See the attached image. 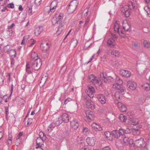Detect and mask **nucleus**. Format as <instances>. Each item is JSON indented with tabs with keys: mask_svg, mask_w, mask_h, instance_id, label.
I'll use <instances>...</instances> for the list:
<instances>
[{
	"mask_svg": "<svg viewBox=\"0 0 150 150\" xmlns=\"http://www.w3.org/2000/svg\"><path fill=\"white\" fill-rule=\"evenodd\" d=\"M115 83L113 84V88L116 90L115 94V97L117 100L120 99L121 95H123L126 91L125 88L121 85L123 83V82L120 77L116 76L115 81Z\"/></svg>",
	"mask_w": 150,
	"mask_h": 150,
	"instance_id": "obj_1",
	"label": "nucleus"
},
{
	"mask_svg": "<svg viewBox=\"0 0 150 150\" xmlns=\"http://www.w3.org/2000/svg\"><path fill=\"white\" fill-rule=\"evenodd\" d=\"M136 4V0H132L128 2L127 5L122 7L121 8V11L125 17H128L131 14V10L135 8Z\"/></svg>",
	"mask_w": 150,
	"mask_h": 150,
	"instance_id": "obj_2",
	"label": "nucleus"
},
{
	"mask_svg": "<svg viewBox=\"0 0 150 150\" xmlns=\"http://www.w3.org/2000/svg\"><path fill=\"white\" fill-rule=\"evenodd\" d=\"M112 133L113 136L115 138H118L121 135H125L130 134L131 131L129 128H127L126 129L120 128L118 130H113Z\"/></svg>",
	"mask_w": 150,
	"mask_h": 150,
	"instance_id": "obj_3",
	"label": "nucleus"
},
{
	"mask_svg": "<svg viewBox=\"0 0 150 150\" xmlns=\"http://www.w3.org/2000/svg\"><path fill=\"white\" fill-rule=\"evenodd\" d=\"M30 62L32 67L35 70L39 69L42 64L41 59L39 58H37L35 60H32Z\"/></svg>",
	"mask_w": 150,
	"mask_h": 150,
	"instance_id": "obj_4",
	"label": "nucleus"
},
{
	"mask_svg": "<svg viewBox=\"0 0 150 150\" xmlns=\"http://www.w3.org/2000/svg\"><path fill=\"white\" fill-rule=\"evenodd\" d=\"M63 16V14L62 13H60L57 18V21H59V24L56 32V34L57 35L61 34L64 29V23L63 21H62Z\"/></svg>",
	"mask_w": 150,
	"mask_h": 150,
	"instance_id": "obj_5",
	"label": "nucleus"
},
{
	"mask_svg": "<svg viewBox=\"0 0 150 150\" xmlns=\"http://www.w3.org/2000/svg\"><path fill=\"white\" fill-rule=\"evenodd\" d=\"M135 144L136 146L139 148H144L145 149L147 148L143 139L142 138L136 140Z\"/></svg>",
	"mask_w": 150,
	"mask_h": 150,
	"instance_id": "obj_6",
	"label": "nucleus"
},
{
	"mask_svg": "<svg viewBox=\"0 0 150 150\" xmlns=\"http://www.w3.org/2000/svg\"><path fill=\"white\" fill-rule=\"evenodd\" d=\"M87 88L86 90V93L90 98H93L94 97V94L95 93V90L94 87L90 85H88Z\"/></svg>",
	"mask_w": 150,
	"mask_h": 150,
	"instance_id": "obj_7",
	"label": "nucleus"
},
{
	"mask_svg": "<svg viewBox=\"0 0 150 150\" xmlns=\"http://www.w3.org/2000/svg\"><path fill=\"white\" fill-rule=\"evenodd\" d=\"M40 47L42 51L46 53L47 56L48 55L49 52V44L47 43L43 44L42 43Z\"/></svg>",
	"mask_w": 150,
	"mask_h": 150,
	"instance_id": "obj_8",
	"label": "nucleus"
},
{
	"mask_svg": "<svg viewBox=\"0 0 150 150\" xmlns=\"http://www.w3.org/2000/svg\"><path fill=\"white\" fill-rule=\"evenodd\" d=\"M115 99L116 100L115 101V103L116 104H117L118 107L120 110L123 112L126 111L127 110V108L125 105L122 104L121 103L118 102V100L119 99L117 100L115 98Z\"/></svg>",
	"mask_w": 150,
	"mask_h": 150,
	"instance_id": "obj_9",
	"label": "nucleus"
},
{
	"mask_svg": "<svg viewBox=\"0 0 150 150\" xmlns=\"http://www.w3.org/2000/svg\"><path fill=\"white\" fill-rule=\"evenodd\" d=\"M85 116L88 120H93L94 117V114L93 112L88 110L85 111Z\"/></svg>",
	"mask_w": 150,
	"mask_h": 150,
	"instance_id": "obj_10",
	"label": "nucleus"
},
{
	"mask_svg": "<svg viewBox=\"0 0 150 150\" xmlns=\"http://www.w3.org/2000/svg\"><path fill=\"white\" fill-rule=\"evenodd\" d=\"M129 134H128L126 135H123L124 137H123V143L126 145H127L129 143H132V139H129Z\"/></svg>",
	"mask_w": 150,
	"mask_h": 150,
	"instance_id": "obj_11",
	"label": "nucleus"
},
{
	"mask_svg": "<svg viewBox=\"0 0 150 150\" xmlns=\"http://www.w3.org/2000/svg\"><path fill=\"white\" fill-rule=\"evenodd\" d=\"M127 86L132 90H134L137 87L136 83L132 81H129L127 82Z\"/></svg>",
	"mask_w": 150,
	"mask_h": 150,
	"instance_id": "obj_12",
	"label": "nucleus"
},
{
	"mask_svg": "<svg viewBox=\"0 0 150 150\" xmlns=\"http://www.w3.org/2000/svg\"><path fill=\"white\" fill-rule=\"evenodd\" d=\"M119 73L122 76L127 78L130 77L131 74V72L129 71L123 69L120 70Z\"/></svg>",
	"mask_w": 150,
	"mask_h": 150,
	"instance_id": "obj_13",
	"label": "nucleus"
},
{
	"mask_svg": "<svg viewBox=\"0 0 150 150\" xmlns=\"http://www.w3.org/2000/svg\"><path fill=\"white\" fill-rule=\"evenodd\" d=\"M97 98L102 104H104L106 103V99L105 97L101 94H98L97 96Z\"/></svg>",
	"mask_w": 150,
	"mask_h": 150,
	"instance_id": "obj_14",
	"label": "nucleus"
},
{
	"mask_svg": "<svg viewBox=\"0 0 150 150\" xmlns=\"http://www.w3.org/2000/svg\"><path fill=\"white\" fill-rule=\"evenodd\" d=\"M107 44L108 46L111 48L114 47L116 45L115 41L112 38H110L108 40Z\"/></svg>",
	"mask_w": 150,
	"mask_h": 150,
	"instance_id": "obj_15",
	"label": "nucleus"
},
{
	"mask_svg": "<svg viewBox=\"0 0 150 150\" xmlns=\"http://www.w3.org/2000/svg\"><path fill=\"white\" fill-rule=\"evenodd\" d=\"M43 28L42 26H38L35 29V34L36 36H38L43 31Z\"/></svg>",
	"mask_w": 150,
	"mask_h": 150,
	"instance_id": "obj_16",
	"label": "nucleus"
},
{
	"mask_svg": "<svg viewBox=\"0 0 150 150\" xmlns=\"http://www.w3.org/2000/svg\"><path fill=\"white\" fill-rule=\"evenodd\" d=\"M70 123L71 127L74 129H76L78 128L79 125L77 120H73Z\"/></svg>",
	"mask_w": 150,
	"mask_h": 150,
	"instance_id": "obj_17",
	"label": "nucleus"
},
{
	"mask_svg": "<svg viewBox=\"0 0 150 150\" xmlns=\"http://www.w3.org/2000/svg\"><path fill=\"white\" fill-rule=\"evenodd\" d=\"M86 141L87 143L90 146H93L95 144V141L93 137H88Z\"/></svg>",
	"mask_w": 150,
	"mask_h": 150,
	"instance_id": "obj_18",
	"label": "nucleus"
},
{
	"mask_svg": "<svg viewBox=\"0 0 150 150\" xmlns=\"http://www.w3.org/2000/svg\"><path fill=\"white\" fill-rule=\"evenodd\" d=\"M123 27L126 31H129L131 30V25L129 23H124L123 24Z\"/></svg>",
	"mask_w": 150,
	"mask_h": 150,
	"instance_id": "obj_19",
	"label": "nucleus"
},
{
	"mask_svg": "<svg viewBox=\"0 0 150 150\" xmlns=\"http://www.w3.org/2000/svg\"><path fill=\"white\" fill-rule=\"evenodd\" d=\"M114 30L115 33L119 34V35H120V33L119 25L118 22L116 21L114 24Z\"/></svg>",
	"mask_w": 150,
	"mask_h": 150,
	"instance_id": "obj_20",
	"label": "nucleus"
},
{
	"mask_svg": "<svg viewBox=\"0 0 150 150\" xmlns=\"http://www.w3.org/2000/svg\"><path fill=\"white\" fill-rule=\"evenodd\" d=\"M61 118L62 121L65 123H67L69 121L68 115L66 113H63L61 116Z\"/></svg>",
	"mask_w": 150,
	"mask_h": 150,
	"instance_id": "obj_21",
	"label": "nucleus"
},
{
	"mask_svg": "<svg viewBox=\"0 0 150 150\" xmlns=\"http://www.w3.org/2000/svg\"><path fill=\"white\" fill-rule=\"evenodd\" d=\"M86 105L88 108H90L93 110L95 109L96 108L94 103L91 101V100H90V102L87 103Z\"/></svg>",
	"mask_w": 150,
	"mask_h": 150,
	"instance_id": "obj_22",
	"label": "nucleus"
},
{
	"mask_svg": "<svg viewBox=\"0 0 150 150\" xmlns=\"http://www.w3.org/2000/svg\"><path fill=\"white\" fill-rule=\"evenodd\" d=\"M31 65L30 62H27L26 66V71L28 74H30L32 73V69L33 68Z\"/></svg>",
	"mask_w": 150,
	"mask_h": 150,
	"instance_id": "obj_23",
	"label": "nucleus"
},
{
	"mask_svg": "<svg viewBox=\"0 0 150 150\" xmlns=\"http://www.w3.org/2000/svg\"><path fill=\"white\" fill-rule=\"evenodd\" d=\"M111 54L115 57H118L120 56V52L117 50H113L111 52Z\"/></svg>",
	"mask_w": 150,
	"mask_h": 150,
	"instance_id": "obj_24",
	"label": "nucleus"
},
{
	"mask_svg": "<svg viewBox=\"0 0 150 150\" xmlns=\"http://www.w3.org/2000/svg\"><path fill=\"white\" fill-rule=\"evenodd\" d=\"M105 135L106 138L110 141H112L113 139V135L112 133L108 131L105 132Z\"/></svg>",
	"mask_w": 150,
	"mask_h": 150,
	"instance_id": "obj_25",
	"label": "nucleus"
},
{
	"mask_svg": "<svg viewBox=\"0 0 150 150\" xmlns=\"http://www.w3.org/2000/svg\"><path fill=\"white\" fill-rule=\"evenodd\" d=\"M43 140L40 137H38L36 139L37 145L38 146H43Z\"/></svg>",
	"mask_w": 150,
	"mask_h": 150,
	"instance_id": "obj_26",
	"label": "nucleus"
},
{
	"mask_svg": "<svg viewBox=\"0 0 150 150\" xmlns=\"http://www.w3.org/2000/svg\"><path fill=\"white\" fill-rule=\"evenodd\" d=\"M115 80L114 78L111 76H109L108 77H106V79L104 80V82L105 83H110L113 82Z\"/></svg>",
	"mask_w": 150,
	"mask_h": 150,
	"instance_id": "obj_27",
	"label": "nucleus"
},
{
	"mask_svg": "<svg viewBox=\"0 0 150 150\" xmlns=\"http://www.w3.org/2000/svg\"><path fill=\"white\" fill-rule=\"evenodd\" d=\"M92 83L95 85H97L100 86H102V81L99 80V79H97L96 77Z\"/></svg>",
	"mask_w": 150,
	"mask_h": 150,
	"instance_id": "obj_28",
	"label": "nucleus"
},
{
	"mask_svg": "<svg viewBox=\"0 0 150 150\" xmlns=\"http://www.w3.org/2000/svg\"><path fill=\"white\" fill-rule=\"evenodd\" d=\"M89 96L87 95H84L82 96V99L85 102L86 105L87 103L90 102L91 100Z\"/></svg>",
	"mask_w": 150,
	"mask_h": 150,
	"instance_id": "obj_29",
	"label": "nucleus"
},
{
	"mask_svg": "<svg viewBox=\"0 0 150 150\" xmlns=\"http://www.w3.org/2000/svg\"><path fill=\"white\" fill-rule=\"evenodd\" d=\"M78 41L76 39H73L71 40L70 45L73 47H75L77 45Z\"/></svg>",
	"mask_w": 150,
	"mask_h": 150,
	"instance_id": "obj_30",
	"label": "nucleus"
},
{
	"mask_svg": "<svg viewBox=\"0 0 150 150\" xmlns=\"http://www.w3.org/2000/svg\"><path fill=\"white\" fill-rule=\"evenodd\" d=\"M9 54L11 57H15L16 55V51L15 50H11L9 51Z\"/></svg>",
	"mask_w": 150,
	"mask_h": 150,
	"instance_id": "obj_31",
	"label": "nucleus"
},
{
	"mask_svg": "<svg viewBox=\"0 0 150 150\" xmlns=\"http://www.w3.org/2000/svg\"><path fill=\"white\" fill-rule=\"evenodd\" d=\"M78 4V3L76 1L74 0L70 2L69 6L71 7L74 6L75 9L77 7Z\"/></svg>",
	"mask_w": 150,
	"mask_h": 150,
	"instance_id": "obj_32",
	"label": "nucleus"
},
{
	"mask_svg": "<svg viewBox=\"0 0 150 150\" xmlns=\"http://www.w3.org/2000/svg\"><path fill=\"white\" fill-rule=\"evenodd\" d=\"M119 118L121 121L124 122H126L127 119V117L123 114L119 115Z\"/></svg>",
	"mask_w": 150,
	"mask_h": 150,
	"instance_id": "obj_33",
	"label": "nucleus"
},
{
	"mask_svg": "<svg viewBox=\"0 0 150 150\" xmlns=\"http://www.w3.org/2000/svg\"><path fill=\"white\" fill-rule=\"evenodd\" d=\"M130 121L132 124L135 125L138 123L139 120L137 118H132L130 120Z\"/></svg>",
	"mask_w": 150,
	"mask_h": 150,
	"instance_id": "obj_34",
	"label": "nucleus"
},
{
	"mask_svg": "<svg viewBox=\"0 0 150 150\" xmlns=\"http://www.w3.org/2000/svg\"><path fill=\"white\" fill-rule=\"evenodd\" d=\"M142 86L143 88L146 91L149 90L150 89V83H145L142 85Z\"/></svg>",
	"mask_w": 150,
	"mask_h": 150,
	"instance_id": "obj_35",
	"label": "nucleus"
},
{
	"mask_svg": "<svg viewBox=\"0 0 150 150\" xmlns=\"http://www.w3.org/2000/svg\"><path fill=\"white\" fill-rule=\"evenodd\" d=\"M132 134L134 135H139L140 133V130L138 129L133 128L132 129Z\"/></svg>",
	"mask_w": 150,
	"mask_h": 150,
	"instance_id": "obj_36",
	"label": "nucleus"
},
{
	"mask_svg": "<svg viewBox=\"0 0 150 150\" xmlns=\"http://www.w3.org/2000/svg\"><path fill=\"white\" fill-rule=\"evenodd\" d=\"M37 54L34 52H32L31 53V58L32 60H35L38 57Z\"/></svg>",
	"mask_w": 150,
	"mask_h": 150,
	"instance_id": "obj_37",
	"label": "nucleus"
},
{
	"mask_svg": "<svg viewBox=\"0 0 150 150\" xmlns=\"http://www.w3.org/2000/svg\"><path fill=\"white\" fill-rule=\"evenodd\" d=\"M56 126L55 123H51L47 128V130L49 132H51Z\"/></svg>",
	"mask_w": 150,
	"mask_h": 150,
	"instance_id": "obj_38",
	"label": "nucleus"
},
{
	"mask_svg": "<svg viewBox=\"0 0 150 150\" xmlns=\"http://www.w3.org/2000/svg\"><path fill=\"white\" fill-rule=\"evenodd\" d=\"M83 134L85 135H88L89 132V129L86 127H83Z\"/></svg>",
	"mask_w": 150,
	"mask_h": 150,
	"instance_id": "obj_39",
	"label": "nucleus"
},
{
	"mask_svg": "<svg viewBox=\"0 0 150 150\" xmlns=\"http://www.w3.org/2000/svg\"><path fill=\"white\" fill-rule=\"evenodd\" d=\"M96 77L93 74L89 76H88L89 81L92 83L95 79H96Z\"/></svg>",
	"mask_w": 150,
	"mask_h": 150,
	"instance_id": "obj_40",
	"label": "nucleus"
},
{
	"mask_svg": "<svg viewBox=\"0 0 150 150\" xmlns=\"http://www.w3.org/2000/svg\"><path fill=\"white\" fill-rule=\"evenodd\" d=\"M52 21L53 25H56L57 24H59V21H57L56 17H54L52 18Z\"/></svg>",
	"mask_w": 150,
	"mask_h": 150,
	"instance_id": "obj_41",
	"label": "nucleus"
},
{
	"mask_svg": "<svg viewBox=\"0 0 150 150\" xmlns=\"http://www.w3.org/2000/svg\"><path fill=\"white\" fill-rule=\"evenodd\" d=\"M39 136L43 141L45 140L46 138V135L42 132H40L39 133Z\"/></svg>",
	"mask_w": 150,
	"mask_h": 150,
	"instance_id": "obj_42",
	"label": "nucleus"
},
{
	"mask_svg": "<svg viewBox=\"0 0 150 150\" xmlns=\"http://www.w3.org/2000/svg\"><path fill=\"white\" fill-rule=\"evenodd\" d=\"M99 80H101L104 81V80L106 79L105 76L104 75V74L103 73H101L100 74V77H99Z\"/></svg>",
	"mask_w": 150,
	"mask_h": 150,
	"instance_id": "obj_43",
	"label": "nucleus"
},
{
	"mask_svg": "<svg viewBox=\"0 0 150 150\" xmlns=\"http://www.w3.org/2000/svg\"><path fill=\"white\" fill-rule=\"evenodd\" d=\"M36 41L33 39H31L29 41L28 46L32 47L35 43Z\"/></svg>",
	"mask_w": 150,
	"mask_h": 150,
	"instance_id": "obj_44",
	"label": "nucleus"
},
{
	"mask_svg": "<svg viewBox=\"0 0 150 150\" xmlns=\"http://www.w3.org/2000/svg\"><path fill=\"white\" fill-rule=\"evenodd\" d=\"M57 6V3L56 2L52 1L49 7L55 10Z\"/></svg>",
	"mask_w": 150,
	"mask_h": 150,
	"instance_id": "obj_45",
	"label": "nucleus"
},
{
	"mask_svg": "<svg viewBox=\"0 0 150 150\" xmlns=\"http://www.w3.org/2000/svg\"><path fill=\"white\" fill-rule=\"evenodd\" d=\"M67 67L65 65H63L60 71V73L63 74L65 72L67 69Z\"/></svg>",
	"mask_w": 150,
	"mask_h": 150,
	"instance_id": "obj_46",
	"label": "nucleus"
},
{
	"mask_svg": "<svg viewBox=\"0 0 150 150\" xmlns=\"http://www.w3.org/2000/svg\"><path fill=\"white\" fill-rule=\"evenodd\" d=\"M46 8L50 9V11H48L47 12L48 13L50 14H51L52 13L54 12L55 11V10L54 9V8H52L48 6L46 7Z\"/></svg>",
	"mask_w": 150,
	"mask_h": 150,
	"instance_id": "obj_47",
	"label": "nucleus"
},
{
	"mask_svg": "<svg viewBox=\"0 0 150 150\" xmlns=\"http://www.w3.org/2000/svg\"><path fill=\"white\" fill-rule=\"evenodd\" d=\"M33 122V119L32 118H29L27 121V124H25V126L27 127L30 125Z\"/></svg>",
	"mask_w": 150,
	"mask_h": 150,
	"instance_id": "obj_48",
	"label": "nucleus"
},
{
	"mask_svg": "<svg viewBox=\"0 0 150 150\" xmlns=\"http://www.w3.org/2000/svg\"><path fill=\"white\" fill-rule=\"evenodd\" d=\"M116 145L118 147H121L122 146V143L119 139H117L116 142Z\"/></svg>",
	"mask_w": 150,
	"mask_h": 150,
	"instance_id": "obj_49",
	"label": "nucleus"
},
{
	"mask_svg": "<svg viewBox=\"0 0 150 150\" xmlns=\"http://www.w3.org/2000/svg\"><path fill=\"white\" fill-rule=\"evenodd\" d=\"M143 44L144 46L146 48H148L149 47L150 44L146 41H144L143 42Z\"/></svg>",
	"mask_w": 150,
	"mask_h": 150,
	"instance_id": "obj_50",
	"label": "nucleus"
},
{
	"mask_svg": "<svg viewBox=\"0 0 150 150\" xmlns=\"http://www.w3.org/2000/svg\"><path fill=\"white\" fill-rule=\"evenodd\" d=\"M110 34L112 36L110 38H112V39L114 40V41H115V40L117 39L118 36L117 35L113 34L112 33H111Z\"/></svg>",
	"mask_w": 150,
	"mask_h": 150,
	"instance_id": "obj_51",
	"label": "nucleus"
},
{
	"mask_svg": "<svg viewBox=\"0 0 150 150\" xmlns=\"http://www.w3.org/2000/svg\"><path fill=\"white\" fill-rule=\"evenodd\" d=\"M23 132H21L19 133L18 135L17 136L16 139V140H18V139H21V137L23 135Z\"/></svg>",
	"mask_w": 150,
	"mask_h": 150,
	"instance_id": "obj_52",
	"label": "nucleus"
},
{
	"mask_svg": "<svg viewBox=\"0 0 150 150\" xmlns=\"http://www.w3.org/2000/svg\"><path fill=\"white\" fill-rule=\"evenodd\" d=\"M62 121H63L62 120H58L55 122V125L57 126H59L62 123Z\"/></svg>",
	"mask_w": 150,
	"mask_h": 150,
	"instance_id": "obj_53",
	"label": "nucleus"
},
{
	"mask_svg": "<svg viewBox=\"0 0 150 150\" xmlns=\"http://www.w3.org/2000/svg\"><path fill=\"white\" fill-rule=\"evenodd\" d=\"M9 49V45H7L5 46L4 48V52L5 53H6L8 52H9L8 50Z\"/></svg>",
	"mask_w": 150,
	"mask_h": 150,
	"instance_id": "obj_54",
	"label": "nucleus"
},
{
	"mask_svg": "<svg viewBox=\"0 0 150 150\" xmlns=\"http://www.w3.org/2000/svg\"><path fill=\"white\" fill-rule=\"evenodd\" d=\"M112 65L115 67H116L119 66V64L118 61H116L113 62Z\"/></svg>",
	"mask_w": 150,
	"mask_h": 150,
	"instance_id": "obj_55",
	"label": "nucleus"
},
{
	"mask_svg": "<svg viewBox=\"0 0 150 150\" xmlns=\"http://www.w3.org/2000/svg\"><path fill=\"white\" fill-rule=\"evenodd\" d=\"M12 139L11 138H10L8 140H7L6 143L9 146L12 144Z\"/></svg>",
	"mask_w": 150,
	"mask_h": 150,
	"instance_id": "obj_56",
	"label": "nucleus"
},
{
	"mask_svg": "<svg viewBox=\"0 0 150 150\" xmlns=\"http://www.w3.org/2000/svg\"><path fill=\"white\" fill-rule=\"evenodd\" d=\"M95 129H96L98 131H100L102 129V127L98 124H97Z\"/></svg>",
	"mask_w": 150,
	"mask_h": 150,
	"instance_id": "obj_57",
	"label": "nucleus"
},
{
	"mask_svg": "<svg viewBox=\"0 0 150 150\" xmlns=\"http://www.w3.org/2000/svg\"><path fill=\"white\" fill-rule=\"evenodd\" d=\"M41 0H35V3L37 6L39 5L41 3Z\"/></svg>",
	"mask_w": 150,
	"mask_h": 150,
	"instance_id": "obj_58",
	"label": "nucleus"
},
{
	"mask_svg": "<svg viewBox=\"0 0 150 150\" xmlns=\"http://www.w3.org/2000/svg\"><path fill=\"white\" fill-rule=\"evenodd\" d=\"M7 7L10 8H14V4L13 3H11L8 5Z\"/></svg>",
	"mask_w": 150,
	"mask_h": 150,
	"instance_id": "obj_59",
	"label": "nucleus"
},
{
	"mask_svg": "<svg viewBox=\"0 0 150 150\" xmlns=\"http://www.w3.org/2000/svg\"><path fill=\"white\" fill-rule=\"evenodd\" d=\"M103 150H111V148L110 146L104 147L103 148Z\"/></svg>",
	"mask_w": 150,
	"mask_h": 150,
	"instance_id": "obj_60",
	"label": "nucleus"
},
{
	"mask_svg": "<svg viewBox=\"0 0 150 150\" xmlns=\"http://www.w3.org/2000/svg\"><path fill=\"white\" fill-rule=\"evenodd\" d=\"M42 147L43 146H37L34 149V150H43L42 148Z\"/></svg>",
	"mask_w": 150,
	"mask_h": 150,
	"instance_id": "obj_61",
	"label": "nucleus"
},
{
	"mask_svg": "<svg viewBox=\"0 0 150 150\" xmlns=\"http://www.w3.org/2000/svg\"><path fill=\"white\" fill-rule=\"evenodd\" d=\"M145 101V100L142 98H140L138 100L140 104L143 103Z\"/></svg>",
	"mask_w": 150,
	"mask_h": 150,
	"instance_id": "obj_62",
	"label": "nucleus"
},
{
	"mask_svg": "<svg viewBox=\"0 0 150 150\" xmlns=\"http://www.w3.org/2000/svg\"><path fill=\"white\" fill-rule=\"evenodd\" d=\"M32 8H31L30 7L28 8V14L29 15H32Z\"/></svg>",
	"mask_w": 150,
	"mask_h": 150,
	"instance_id": "obj_63",
	"label": "nucleus"
},
{
	"mask_svg": "<svg viewBox=\"0 0 150 150\" xmlns=\"http://www.w3.org/2000/svg\"><path fill=\"white\" fill-rule=\"evenodd\" d=\"M71 99L70 98H69L67 99L64 101V104L66 105L69 102L71 101Z\"/></svg>",
	"mask_w": 150,
	"mask_h": 150,
	"instance_id": "obj_64",
	"label": "nucleus"
}]
</instances>
